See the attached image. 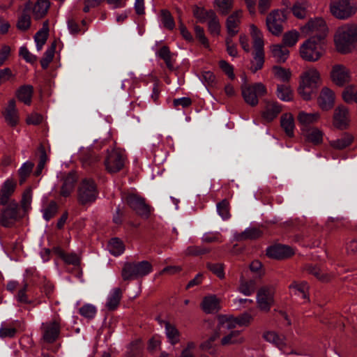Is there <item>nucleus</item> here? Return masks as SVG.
Segmentation results:
<instances>
[{"label": "nucleus", "mask_w": 357, "mask_h": 357, "mask_svg": "<svg viewBox=\"0 0 357 357\" xmlns=\"http://www.w3.org/2000/svg\"><path fill=\"white\" fill-rule=\"evenodd\" d=\"M335 42L339 52H351L357 45V24H349L340 28L335 36Z\"/></svg>", "instance_id": "f257e3e1"}, {"label": "nucleus", "mask_w": 357, "mask_h": 357, "mask_svg": "<svg viewBox=\"0 0 357 357\" xmlns=\"http://www.w3.org/2000/svg\"><path fill=\"white\" fill-rule=\"evenodd\" d=\"M98 193L94 180L85 178L81 181L77 188V202L82 206L91 205L97 199Z\"/></svg>", "instance_id": "f03ea898"}, {"label": "nucleus", "mask_w": 357, "mask_h": 357, "mask_svg": "<svg viewBox=\"0 0 357 357\" xmlns=\"http://www.w3.org/2000/svg\"><path fill=\"white\" fill-rule=\"evenodd\" d=\"M152 269V265L148 261L126 262L121 271V277L124 281L135 280L148 275Z\"/></svg>", "instance_id": "7ed1b4c3"}, {"label": "nucleus", "mask_w": 357, "mask_h": 357, "mask_svg": "<svg viewBox=\"0 0 357 357\" xmlns=\"http://www.w3.org/2000/svg\"><path fill=\"white\" fill-rule=\"evenodd\" d=\"M324 53V40H318L317 38H310L300 47V55L307 61H317Z\"/></svg>", "instance_id": "20e7f679"}, {"label": "nucleus", "mask_w": 357, "mask_h": 357, "mask_svg": "<svg viewBox=\"0 0 357 357\" xmlns=\"http://www.w3.org/2000/svg\"><path fill=\"white\" fill-rule=\"evenodd\" d=\"M123 199L126 204L137 215L144 219H148L150 217L151 207L146 203V199L143 197L137 194L129 193Z\"/></svg>", "instance_id": "39448f33"}, {"label": "nucleus", "mask_w": 357, "mask_h": 357, "mask_svg": "<svg viewBox=\"0 0 357 357\" xmlns=\"http://www.w3.org/2000/svg\"><path fill=\"white\" fill-rule=\"evenodd\" d=\"M242 96L245 102L252 107L256 106L258 97L266 93V86L262 83H255L253 85L244 84L241 86Z\"/></svg>", "instance_id": "423d86ee"}, {"label": "nucleus", "mask_w": 357, "mask_h": 357, "mask_svg": "<svg viewBox=\"0 0 357 357\" xmlns=\"http://www.w3.org/2000/svg\"><path fill=\"white\" fill-rule=\"evenodd\" d=\"M1 211L0 224L4 227H11L22 218L19 205L15 200H12Z\"/></svg>", "instance_id": "0eeeda50"}, {"label": "nucleus", "mask_w": 357, "mask_h": 357, "mask_svg": "<svg viewBox=\"0 0 357 357\" xmlns=\"http://www.w3.org/2000/svg\"><path fill=\"white\" fill-rule=\"evenodd\" d=\"M331 14L340 20H346L356 12V8L351 6L349 0H337L330 4Z\"/></svg>", "instance_id": "6e6552de"}, {"label": "nucleus", "mask_w": 357, "mask_h": 357, "mask_svg": "<svg viewBox=\"0 0 357 357\" xmlns=\"http://www.w3.org/2000/svg\"><path fill=\"white\" fill-rule=\"evenodd\" d=\"M303 33L309 34L315 33L311 38H317L318 40H324L328 33V27L324 19L315 18L310 20L301 28Z\"/></svg>", "instance_id": "1a4fd4ad"}, {"label": "nucleus", "mask_w": 357, "mask_h": 357, "mask_svg": "<svg viewBox=\"0 0 357 357\" xmlns=\"http://www.w3.org/2000/svg\"><path fill=\"white\" fill-rule=\"evenodd\" d=\"M285 20L283 12L275 10L266 17V26L268 31L275 36H279L283 31L282 22Z\"/></svg>", "instance_id": "9d476101"}, {"label": "nucleus", "mask_w": 357, "mask_h": 357, "mask_svg": "<svg viewBox=\"0 0 357 357\" xmlns=\"http://www.w3.org/2000/svg\"><path fill=\"white\" fill-rule=\"evenodd\" d=\"M274 288L272 286L261 287L257 294V302L261 310L269 311L273 303Z\"/></svg>", "instance_id": "9b49d317"}, {"label": "nucleus", "mask_w": 357, "mask_h": 357, "mask_svg": "<svg viewBox=\"0 0 357 357\" xmlns=\"http://www.w3.org/2000/svg\"><path fill=\"white\" fill-rule=\"evenodd\" d=\"M43 339L44 342L52 344L56 341L60 334V323L54 319L52 321L43 323Z\"/></svg>", "instance_id": "f8f14e48"}, {"label": "nucleus", "mask_w": 357, "mask_h": 357, "mask_svg": "<svg viewBox=\"0 0 357 357\" xmlns=\"http://www.w3.org/2000/svg\"><path fill=\"white\" fill-rule=\"evenodd\" d=\"M106 169L110 173L119 172L124 166V160L121 154L115 150L109 152L105 160Z\"/></svg>", "instance_id": "ddd939ff"}, {"label": "nucleus", "mask_w": 357, "mask_h": 357, "mask_svg": "<svg viewBox=\"0 0 357 357\" xmlns=\"http://www.w3.org/2000/svg\"><path fill=\"white\" fill-rule=\"evenodd\" d=\"M331 77L333 83L342 86L350 81L349 71L343 65H335L331 72Z\"/></svg>", "instance_id": "4468645a"}, {"label": "nucleus", "mask_w": 357, "mask_h": 357, "mask_svg": "<svg viewBox=\"0 0 357 357\" xmlns=\"http://www.w3.org/2000/svg\"><path fill=\"white\" fill-rule=\"evenodd\" d=\"M294 254V252L291 247L280 244L270 246L266 250V255L268 257L279 260L287 259Z\"/></svg>", "instance_id": "2eb2a0df"}, {"label": "nucleus", "mask_w": 357, "mask_h": 357, "mask_svg": "<svg viewBox=\"0 0 357 357\" xmlns=\"http://www.w3.org/2000/svg\"><path fill=\"white\" fill-rule=\"evenodd\" d=\"M252 319V316L249 313H243L236 317H230L226 319V322L220 321L218 324V331L222 328L226 327L227 329H231L236 327V325L243 326H248Z\"/></svg>", "instance_id": "dca6fc26"}, {"label": "nucleus", "mask_w": 357, "mask_h": 357, "mask_svg": "<svg viewBox=\"0 0 357 357\" xmlns=\"http://www.w3.org/2000/svg\"><path fill=\"white\" fill-rule=\"evenodd\" d=\"M349 110L343 106H338L334 112L333 126L339 130H345L349 126Z\"/></svg>", "instance_id": "f3484780"}, {"label": "nucleus", "mask_w": 357, "mask_h": 357, "mask_svg": "<svg viewBox=\"0 0 357 357\" xmlns=\"http://www.w3.org/2000/svg\"><path fill=\"white\" fill-rule=\"evenodd\" d=\"M318 102L321 109L326 111L331 109L335 102V94L333 91L327 87L323 88L318 98Z\"/></svg>", "instance_id": "a211bd4d"}, {"label": "nucleus", "mask_w": 357, "mask_h": 357, "mask_svg": "<svg viewBox=\"0 0 357 357\" xmlns=\"http://www.w3.org/2000/svg\"><path fill=\"white\" fill-rule=\"evenodd\" d=\"M6 122L11 127H15L19 121L18 111L16 109L15 100L11 99L3 113Z\"/></svg>", "instance_id": "6ab92c4d"}, {"label": "nucleus", "mask_w": 357, "mask_h": 357, "mask_svg": "<svg viewBox=\"0 0 357 357\" xmlns=\"http://www.w3.org/2000/svg\"><path fill=\"white\" fill-rule=\"evenodd\" d=\"M16 183L11 179L6 180L0 190V204L6 206L8 204L10 197L15 192Z\"/></svg>", "instance_id": "aec40b11"}, {"label": "nucleus", "mask_w": 357, "mask_h": 357, "mask_svg": "<svg viewBox=\"0 0 357 357\" xmlns=\"http://www.w3.org/2000/svg\"><path fill=\"white\" fill-rule=\"evenodd\" d=\"M281 111L282 106L278 102L266 101L261 115L266 121L269 122L275 119Z\"/></svg>", "instance_id": "412c9836"}, {"label": "nucleus", "mask_w": 357, "mask_h": 357, "mask_svg": "<svg viewBox=\"0 0 357 357\" xmlns=\"http://www.w3.org/2000/svg\"><path fill=\"white\" fill-rule=\"evenodd\" d=\"M241 10H236L231 14L226 20L227 31L231 37H234L238 32L236 28L241 23Z\"/></svg>", "instance_id": "4be33fe9"}, {"label": "nucleus", "mask_w": 357, "mask_h": 357, "mask_svg": "<svg viewBox=\"0 0 357 357\" xmlns=\"http://www.w3.org/2000/svg\"><path fill=\"white\" fill-rule=\"evenodd\" d=\"M317 87V84H314V82L310 83L307 82V79L301 80L298 88V92L305 100H309L312 98V94L316 92Z\"/></svg>", "instance_id": "5701e85b"}, {"label": "nucleus", "mask_w": 357, "mask_h": 357, "mask_svg": "<svg viewBox=\"0 0 357 357\" xmlns=\"http://www.w3.org/2000/svg\"><path fill=\"white\" fill-rule=\"evenodd\" d=\"M76 181L77 175L75 172H69L68 175L63 178V182L60 190V195L64 197L70 196L74 189L75 183Z\"/></svg>", "instance_id": "b1692460"}, {"label": "nucleus", "mask_w": 357, "mask_h": 357, "mask_svg": "<svg viewBox=\"0 0 357 357\" xmlns=\"http://www.w3.org/2000/svg\"><path fill=\"white\" fill-rule=\"evenodd\" d=\"M160 324H164L167 337L172 345H175L180 342L181 333L176 326L167 321L159 320Z\"/></svg>", "instance_id": "393cba45"}, {"label": "nucleus", "mask_w": 357, "mask_h": 357, "mask_svg": "<svg viewBox=\"0 0 357 357\" xmlns=\"http://www.w3.org/2000/svg\"><path fill=\"white\" fill-rule=\"evenodd\" d=\"M202 308L206 313L218 311L220 309V300L215 295L206 296L202 302Z\"/></svg>", "instance_id": "a878e982"}, {"label": "nucleus", "mask_w": 357, "mask_h": 357, "mask_svg": "<svg viewBox=\"0 0 357 357\" xmlns=\"http://www.w3.org/2000/svg\"><path fill=\"white\" fill-rule=\"evenodd\" d=\"M253 59L251 61V66L250 70L252 73H255L261 70L265 61L264 50H254L252 53Z\"/></svg>", "instance_id": "bb28decb"}, {"label": "nucleus", "mask_w": 357, "mask_h": 357, "mask_svg": "<svg viewBox=\"0 0 357 357\" xmlns=\"http://www.w3.org/2000/svg\"><path fill=\"white\" fill-rule=\"evenodd\" d=\"M271 51L278 63H284L289 54V50L284 45H273L271 46Z\"/></svg>", "instance_id": "cd10ccee"}, {"label": "nucleus", "mask_w": 357, "mask_h": 357, "mask_svg": "<svg viewBox=\"0 0 357 357\" xmlns=\"http://www.w3.org/2000/svg\"><path fill=\"white\" fill-rule=\"evenodd\" d=\"M33 93V88L31 85H23L16 92L18 100L25 105H30Z\"/></svg>", "instance_id": "c85d7f7f"}, {"label": "nucleus", "mask_w": 357, "mask_h": 357, "mask_svg": "<svg viewBox=\"0 0 357 357\" xmlns=\"http://www.w3.org/2000/svg\"><path fill=\"white\" fill-rule=\"evenodd\" d=\"M304 136L306 139L315 145L319 144L323 141V132L317 128H310L304 130L302 128Z\"/></svg>", "instance_id": "c756f323"}, {"label": "nucleus", "mask_w": 357, "mask_h": 357, "mask_svg": "<svg viewBox=\"0 0 357 357\" xmlns=\"http://www.w3.org/2000/svg\"><path fill=\"white\" fill-rule=\"evenodd\" d=\"M354 139L351 134L344 132L340 138L331 141L330 145L335 149L342 150L350 146L354 142Z\"/></svg>", "instance_id": "7c9ffc66"}, {"label": "nucleus", "mask_w": 357, "mask_h": 357, "mask_svg": "<svg viewBox=\"0 0 357 357\" xmlns=\"http://www.w3.org/2000/svg\"><path fill=\"white\" fill-rule=\"evenodd\" d=\"M192 12L194 17L201 23H204L207 20H209L216 15L214 10H206L204 8L198 6H193Z\"/></svg>", "instance_id": "2f4dec72"}, {"label": "nucleus", "mask_w": 357, "mask_h": 357, "mask_svg": "<svg viewBox=\"0 0 357 357\" xmlns=\"http://www.w3.org/2000/svg\"><path fill=\"white\" fill-rule=\"evenodd\" d=\"M280 125L287 136L290 137L294 136V119L291 114L286 113L282 114L280 119Z\"/></svg>", "instance_id": "473e14b6"}, {"label": "nucleus", "mask_w": 357, "mask_h": 357, "mask_svg": "<svg viewBox=\"0 0 357 357\" xmlns=\"http://www.w3.org/2000/svg\"><path fill=\"white\" fill-rule=\"evenodd\" d=\"M319 119V113H306L300 112L298 115V121L303 126L304 130L309 129L307 127L318 121Z\"/></svg>", "instance_id": "72a5a7b5"}, {"label": "nucleus", "mask_w": 357, "mask_h": 357, "mask_svg": "<svg viewBox=\"0 0 357 357\" xmlns=\"http://www.w3.org/2000/svg\"><path fill=\"white\" fill-rule=\"evenodd\" d=\"M261 231L257 228H249L244 231L236 234L234 238L237 241H243L246 240H255L261 236Z\"/></svg>", "instance_id": "f704fd0d"}, {"label": "nucleus", "mask_w": 357, "mask_h": 357, "mask_svg": "<svg viewBox=\"0 0 357 357\" xmlns=\"http://www.w3.org/2000/svg\"><path fill=\"white\" fill-rule=\"evenodd\" d=\"M50 6V2L48 0H37L33 8V13L36 19L43 17L47 13Z\"/></svg>", "instance_id": "c9c22d12"}, {"label": "nucleus", "mask_w": 357, "mask_h": 357, "mask_svg": "<svg viewBox=\"0 0 357 357\" xmlns=\"http://www.w3.org/2000/svg\"><path fill=\"white\" fill-rule=\"evenodd\" d=\"M250 34L253 40L254 50H264L263 34L255 24L250 25Z\"/></svg>", "instance_id": "e433bc0d"}, {"label": "nucleus", "mask_w": 357, "mask_h": 357, "mask_svg": "<svg viewBox=\"0 0 357 357\" xmlns=\"http://www.w3.org/2000/svg\"><path fill=\"white\" fill-rule=\"evenodd\" d=\"M263 337L269 342L275 344L278 347L282 348L285 344V338L282 335H278L274 331H267L264 333Z\"/></svg>", "instance_id": "4c0bfd02"}, {"label": "nucleus", "mask_w": 357, "mask_h": 357, "mask_svg": "<svg viewBox=\"0 0 357 357\" xmlns=\"http://www.w3.org/2000/svg\"><path fill=\"white\" fill-rule=\"evenodd\" d=\"M121 296V289L120 288H115L114 289L113 294L108 298V301L106 304L107 308L110 311H113L116 309L120 303Z\"/></svg>", "instance_id": "58836bf2"}, {"label": "nucleus", "mask_w": 357, "mask_h": 357, "mask_svg": "<svg viewBox=\"0 0 357 357\" xmlns=\"http://www.w3.org/2000/svg\"><path fill=\"white\" fill-rule=\"evenodd\" d=\"M305 270L308 273L313 275L319 280L323 282H329L331 279V276L330 275L322 273L320 268L317 266L312 265H307L305 267Z\"/></svg>", "instance_id": "ea45409f"}, {"label": "nucleus", "mask_w": 357, "mask_h": 357, "mask_svg": "<svg viewBox=\"0 0 357 357\" xmlns=\"http://www.w3.org/2000/svg\"><path fill=\"white\" fill-rule=\"evenodd\" d=\"M244 339L240 335V331H232L229 334L225 336L221 340L222 345L241 344L243 342Z\"/></svg>", "instance_id": "a19ab883"}, {"label": "nucleus", "mask_w": 357, "mask_h": 357, "mask_svg": "<svg viewBox=\"0 0 357 357\" xmlns=\"http://www.w3.org/2000/svg\"><path fill=\"white\" fill-rule=\"evenodd\" d=\"M277 96L283 101L293 99V92L289 85L278 84L276 91Z\"/></svg>", "instance_id": "79ce46f5"}, {"label": "nucleus", "mask_w": 357, "mask_h": 357, "mask_svg": "<svg viewBox=\"0 0 357 357\" xmlns=\"http://www.w3.org/2000/svg\"><path fill=\"white\" fill-rule=\"evenodd\" d=\"M128 349L126 357H143L142 341L140 339L135 340L130 342Z\"/></svg>", "instance_id": "37998d69"}, {"label": "nucleus", "mask_w": 357, "mask_h": 357, "mask_svg": "<svg viewBox=\"0 0 357 357\" xmlns=\"http://www.w3.org/2000/svg\"><path fill=\"white\" fill-rule=\"evenodd\" d=\"M100 158L93 151L86 150L82 153L81 161L84 167H90L99 161Z\"/></svg>", "instance_id": "c03bdc74"}, {"label": "nucleus", "mask_w": 357, "mask_h": 357, "mask_svg": "<svg viewBox=\"0 0 357 357\" xmlns=\"http://www.w3.org/2000/svg\"><path fill=\"white\" fill-rule=\"evenodd\" d=\"M109 252L114 256L122 254L125 250L123 243L118 238H113L108 245Z\"/></svg>", "instance_id": "a18cd8bd"}, {"label": "nucleus", "mask_w": 357, "mask_h": 357, "mask_svg": "<svg viewBox=\"0 0 357 357\" xmlns=\"http://www.w3.org/2000/svg\"><path fill=\"white\" fill-rule=\"evenodd\" d=\"M300 33L296 30L287 31L283 35L282 43L286 47L294 46L298 40Z\"/></svg>", "instance_id": "49530a36"}, {"label": "nucleus", "mask_w": 357, "mask_h": 357, "mask_svg": "<svg viewBox=\"0 0 357 357\" xmlns=\"http://www.w3.org/2000/svg\"><path fill=\"white\" fill-rule=\"evenodd\" d=\"M56 42H53L51 46L46 50L43 57L40 60V64L43 69H46L51 61L53 60L56 50Z\"/></svg>", "instance_id": "de8ad7c7"}, {"label": "nucleus", "mask_w": 357, "mask_h": 357, "mask_svg": "<svg viewBox=\"0 0 357 357\" xmlns=\"http://www.w3.org/2000/svg\"><path fill=\"white\" fill-rule=\"evenodd\" d=\"M255 280L245 281L241 278L238 291L245 296H250L255 291Z\"/></svg>", "instance_id": "09e8293b"}, {"label": "nucleus", "mask_w": 357, "mask_h": 357, "mask_svg": "<svg viewBox=\"0 0 357 357\" xmlns=\"http://www.w3.org/2000/svg\"><path fill=\"white\" fill-rule=\"evenodd\" d=\"M33 167L34 164L32 162L28 161L23 164V165L19 169L20 185H22L25 182V181L32 172Z\"/></svg>", "instance_id": "8fccbe9b"}, {"label": "nucleus", "mask_w": 357, "mask_h": 357, "mask_svg": "<svg viewBox=\"0 0 357 357\" xmlns=\"http://www.w3.org/2000/svg\"><path fill=\"white\" fill-rule=\"evenodd\" d=\"M273 71L275 76L283 82H288L291 76V71L289 69H285L281 66H274Z\"/></svg>", "instance_id": "3c124183"}, {"label": "nucleus", "mask_w": 357, "mask_h": 357, "mask_svg": "<svg viewBox=\"0 0 357 357\" xmlns=\"http://www.w3.org/2000/svg\"><path fill=\"white\" fill-rule=\"evenodd\" d=\"M31 26V16L24 11L19 17L16 26L22 31H27Z\"/></svg>", "instance_id": "603ef678"}, {"label": "nucleus", "mask_w": 357, "mask_h": 357, "mask_svg": "<svg viewBox=\"0 0 357 357\" xmlns=\"http://www.w3.org/2000/svg\"><path fill=\"white\" fill-rule=\"evenodd\" d=\"M162 22L165 28L172 30L175 27V22L173 17L168 10H161Z\"/></svg>", "instance_id": "864d4df0"}, {"label": "nucleus", "mask_w": 357, "mask_h": 357, "mask_svg": "<svg viewBox=\"0 0 357 357\" xmlns=\"http://www.w3.org/2000/svg\"><path fill=\"white\" fill-rule=\"evenodd\" d=\"M210 252V249L197 245H191L186 248L185 255L186 256H199L207 254Z\"/></svg>", "instance_id": "5fc2aeb1"}, {"label": "nucleus", "mask_w": 357, "mask_h": 357, "mask_svg": "<svg viewBox=\"0 0 357 357\" xmlns=\"http://www.w3.org/2000/svg\"><path fill=\"white\" fill-rule=\"evenodd\" d=\"M206 268L220 279L225 278L224 264L220 263L213 264L208 262Z\"/></svg>", "instance_id": "6e6d98bb"}, {"label": "nucleus", "mask_w": 357, "mask_h": 357, "mask_svg": "<svg viewBox=\"0 0 357 357\" xmlns=\"http://www.w3.org/2000/svg\"><path fill=\"white\" fill-rule=\"evenodd\" d=\"M301 80L307 79V82H314V84H317V82L319 79V73L315 68H310L304 72L301 76Z\"/></svg>", "instance_id": "4d7b16f0"}, {"label": "nucleus", "mask_w": 357, "mask_h": 357, "mask_svg": "<svg viewBox=\"0 0 357 357\" xmlns=\"http://www.w3.org/2000/svg\"><path fill=\"white\" fill-rule=\"evenodd\" d=\"M58 212V205L56 202L51 201L46 208L43 211V218L49 221L54 218Z\"/></svg>", "instance_id": "13d9d810"}, {"label": "nucleus", "mask_w": 357, "mask_h": 357, "mask_svg": "<svg viewBox=\"0 0 357 357\" xmlns=\"http://www.w3.org/2000/svg\"><path fill=\"white\" fill-rule=\"evenodd\" d=\"M220 24L217 15L208 20V30L211 35L219 36L220 33Z\"/></svg>", "instance_id": "bf43d9fd"}, {"label": "nucleus", "mask_w": 357, "mask_h": 357, "mask_svg": "<svg viewBox=\"0 0 357 357\" xmlns=\"http://www.w3.org/2000/svg\"><path fill=\"white\" fill-rule=\"evenodd\" d=\"M79 312L82 317L91 319L96 314V308L91 304H85L79 309Z\"/></svg>", "instance_id": "052dcab7"}, {"label": "nucleus", "mask_w": 357, "mask_h": 357, "mask_svg": "<svg viewBox=\"0 0 357 357\" xmlns=\"http://www.w3.org/2000/svg\"><path fill=\"white\" fill-rule=\"evenodd\" d=\"M215 3L222 15H227L233 7V0H215Z\"/></svg>", "instance_id": "680f3d73"}, {"label": "nucleus", "mask_w": 357, "mask_h": 357, "mask_svg": "<svg viewBox=\"0 0 357 357\" xmlns=\"http://www.w3.org/2000/svg\"><path fill=\"white\" fill-rule=\"evenodd\" d=\"M217 210L219 215L223 219H227L230 217L229 213V203L225 199L217 204Z\"/></svg>", "instance_id": "e2e57ef3"}, {"label": "nucleus", "mask_w": 357, "mask_h": 357, "mask_svg": "<svg viewBox=\"0 0 357 357\" xmlns=\"http://www.w3.org/2000/svg\"><path fill=\"white\" fill-rule=\"evenodd\" d=\"M31 199V190L28 188L23 192L22 198L21 200V206L24 212H26L30 208Z\"/></svg>", "instance_id": "0e129e2a"}, {"label": "nucleus", "mask_w": 357, "mask_h": 357, "mask_svg": "<svg viewBox=\"0 0 357 357\" xmlns=\"http://www.w3.org/2000/svg\"><path fill=\"white\" fill-rule=\"evenodd\" d=\"M195 33L196 38L199 40V42L205 47H209V43L208 38L206 37L204 33V29L199 26H195Z\"/></svg>", "instance_id": "69168bd1"}, {"label": "nucleus", "mask_w": 357, "mask_h": 357, "mask_svg": "<svg viewBox=\"0 0 357 357\" xmlns=\"http://www.w3.org/2000/svg\"><path fill=\"white\" fill-rule=\"evenodd\" d=\"M291 11L295 17L303 19L306 15V8L299 2H296L291 8Z\"/></svg>", "instance_id": "338daca9"}, {"label": "nucleus", "mask_w": 357, "mask_h": 357, "mask_svg": "<svg viewBox=\"0 0 357 357\" xmlns=\"http://www.w3.org/2000/svg\"><path fill=\"white\" fill-rule=\"evenodd\" d=\"M48 34L43 31H38L34 36L35 41L36 43V47L38 50H40L43 45L45 44Z\"/></svg>", "instance_id": "774afa93"}]
</instances>
